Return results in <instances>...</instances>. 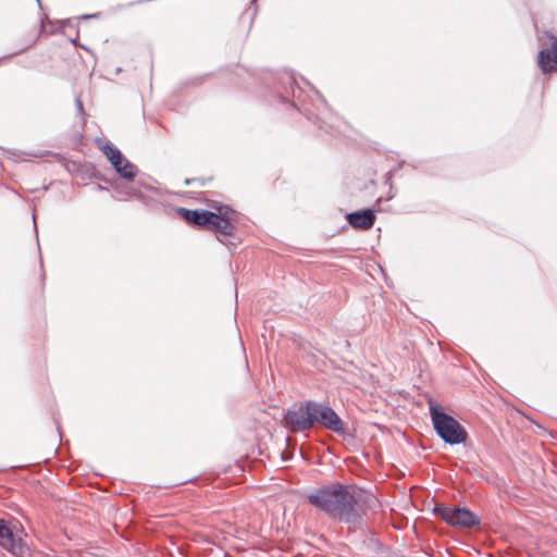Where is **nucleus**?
Wrapping results in <instances>:
<instances>
[{"instance_id":"9b49d317","label":"nucleus","mask_w":557,"mask_h":557,"mask_svg":"<svg viewBox=\"0 0 557 557\" xmlns=\"http://www.w3.org/2000/svg\"><path fill=\"white\" fill-rule=\"evenodd\" d=\"M116 172L121 177L132 181L136 176L137 169L128 160H125L124 163L116 170Z\"/></svg>"},{"instance_id":"f257e3e1","label":"nucleus","mask_w":557,"mask_h":557,"mask_svg":"<svg viewBox=\"0 0 557 557\" xmlns=\"http://www.w3.org/2000/svg\"><path fill=\"white\" fill-rule=\"evenodd\" d=\"M311 505L339 522L357 527L366 509H373L377 500L355 486L334 483L317 488L309 496Z\"/></svg>"},{"instance_id":"7ed1b4c3","label":"nucleus","mask_w":557,"mask_h":557,"mask_svg":"<svg viewBox=\"0 0 557 557\" xmlns=\"http://www.w3.org/2000/svg\"><path fill=\"white\" fill-rule=\"evenodd\" d=\"M314 401H305L293 406L285 414V422L292 432L310 430L317 423L312 405Z\"/></svg>"},{"instance_id":"4468645a","label":"nucleus","mask_w":557,"mask_h":557,"mask_svg":"<svg viewBox=\"0 0 557 557\" xmlns=\"http://www.w3.org/2000/svg\"><path fill=\"white\" fill-rule=\"evenodd\" d=\"M75 104H76V107H77V110H78L79 114L84 115V113H85V112H84V106H83V102H82V100H81V98H79V97H77V98L75 99Z\"/></svg>"},{"instance_id":"6e6552de","label":"nucleus","mask_w":557,"mask_h":557,"mask_svg":"<svg viewBox=\"0 0 557 557\" xmlns=\"http://www.w3.org/2000/svg\"><path fill=\"white\" fill-rule=\"evenodd\" d=\"M550 39V48L539 52L537 62L543 73H550L557 70V38L552 36Z\"/></svg>"},{"instance_id":"39448f33","label":"nucleus","mask_w":557,"mask_h":557,"mask_svg":"<svg viewBox=\"0 0 557 557\" xmlns=\"http://www.w3.org/2000/svg\"><path fill=\"white\" fill-rule=\"evenodd\" d=\"M208 220L207 226L221 235L230 236L235 231L234 222L236 221V213L228 207L220 206L218 213L210 211Z\"/></svg>"},{"instance_id":"20e7f679","label":"nucleus","mask_w":557,"mask_h":557,"mask_svg":"<svg viewBox=\"0 0 557 557\" xmlns=\"http://www.w3.org/2000/svg\"><path fill=\"white\" fill-rule=\"evenodd\" d=\"M436 510L451 525L472 528L480 524L479 517L467 508L444 506Z\"/></svg>"},{"instance_id":"9d476101","label":"nucleus","mask_w":557,"mask_h":557,"mask_svg":"<svg viewBox=\"0 0 557 557\" xmlns=\"http://www.w3.org/2000/svg\"><path fill=\"white\" fill-rule=\"evenodd\" d=\"M178 213L188 222H191L199 226H207V221L210 211L206 210H189L181 208L178 209Z\"/></svg>"},{"instance_id":"2eb2a0df","label":"nucleus","mask_w":557,"mask_h":557,"mask_svg":"<svg viewBox=\"0 0 557 557\" xmlns=\"http://www.w3.org/2000/svg\"><path fill=\"white\" fill-rule=\"evenodd\" d=\"M38 3H40V0H36Z\"/></svg>"},{"instance_id":"1a4fd4ad","label":"nucleus","mask_w":557,"mask_h":557,"mask_svg":"<svg viewBox=\"0 0 557 557\" xmlns=\"http://www.w3.org/2000/svg\"><path fill=\"white\" fill-rule=\"evenodd\" d=\"M347 221L355 228L369 230L374 224L375 215L372 210L366 209L348 213Z\"/></svg>"},{"instance_id":"423d86ee","label":"nucleus","mask_w":557,"mask_h":557,"mask_svg":"<svg viewBox=\"0 0 557 557\" xmlns=\"http://www.w3.org/2000/svg\"><path fill=\"white\" fill-rule=\"evenodd\" d=\"M312 407L313 414L317 417V423L322 424L324 428L333 432H343V421L331 407L315 401Z\"/></svg>"},{"instance_id":"f03ea898","label":"nucleus","mask_w":557,"mask_h":557,"mask_svg":"<svg viewBox=\"0 0 557 557\" xmlns=\"http://www.w3.org/2000/svg\"><path fill=\"white\" fill-rule=\"evenodd\" d=\"M430 416L433 428L442 441L449 445L466 443L468 432L454 417L433 403L430 404Z\"/></svg>"},{"instance_id":"ddd939ff","label":"nucleus","mask_w":557,"mask_h":557,"mask_svg":"<svg viewBox=\"0 0 557 557\" xmlns=\"http://www.w3.org/2000/svg\"><path fill=\"white\" fill-rule=\"evenodd\" d=\"M126 159L124 158V156L121 153V157L120 158H112V160H110L111 164L113 165L114 170L116 171L125 161Z\"/></svg>"},{"instance_id":"f8f14e48","label":"nucleus","mask_w":557,"mask_h":557,"mask_svg":"<svg viewBox=\"0 0 557 557\" xmlns=\"http://www.w3.org/2000/svg\"><path fill=\"white\" fill-rule=\"evenodd\" d=\"M100 149L103 152V154L108 158L109 161L112 160V158L116 159V158L121 157V151L116 147H114L108 143L101 145Z\"/></svg>"},{"instance_id":"0eeeda50","label":"nucleus","mask_w":557,"mask_h":557,"mask_svg":"<svg viewBox=\"0 0 557 557\" xmlns=\"http://www.w3.org/2000/svg\"><path fill=\"white\" fill-rule=\"evenodd\" d=\"M0 545L13 554L23 549L22 540L14 535L13 529L3 519H0Z\"/></svg>"}]
</instances>
